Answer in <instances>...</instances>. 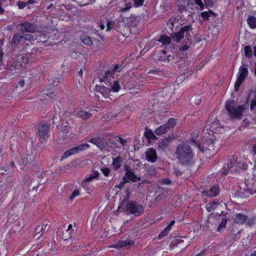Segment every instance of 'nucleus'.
I'll use <instances>...</instances> for the list:
<instances>
[{"label": "nucleus", "instance_id": "f257e3e1", "mask_svg": "<svg viewBox=\"0 0 256 256\" xmlns=\"http://www.w3.org/2000/svg\"><path fill=\"white\" fill-rule=\"evenodd\" d=\"M174 155L178 163L182 166H190L194 162V154L188 143L182 142L178 144Z\"/></svg>", "mask_w": 256, "mask_h": 256}, {"label": "nucleus", "instance_id": "f03ea898", "mask_svg": "<svg viewBox=\"0 0 256 256\" xmlns=\"http://www.w3.org/2000/svg\"><path fill=\"white\" fill-rule=\"evenodd\" d=\"M225 106L229 117L232 119H241L243 112L247 108L246 105L236 106L234 100L228 102Z\"/></svg>", "mask_w": 256, "mask_h": 256}, {"label": "nucleus", "instance_id": "7ed1b4c3", "mask_svg": "<svg viewBox=\"0 0 256 256\" xmlns=\"http://www.w3.org/2000/svg\"><path fill=\"white\" fill-rule=\"evenodd\" d=\"M124 212L127 214H133L138 216L144 213V207L134 201L126 200Z\"/></svg>", "mask_w": 256, "mask_h": 256}, {"label": "nucleus", "instance_id": "20e7f679", "mask_svg": "<svg viewBox=\"0 0 256 256\" xmlns=\"http://www.w3.org/2000/svg\"><path fill=\"white\" fill-rule=\"evenodd\" d=\"M192 29L191 25L186 26L182 27L179 32H174V34H172V36L174 40L176 42H179L184 37L185 34L186 40L189 42V44H190L192 36L190 32H192Z\"/></svg>", "mask_w": 256, "mask_h": 256}, {"label": "nucleus", "instance_id": "39448f33", "mask_svg": "<svg viewBox=\"0 0 256 256\" xmlns=\"http://www.w3.org/2000/svg\"><path fill=\"white\" fill-rule=\"evenodd\" d=\"M16 30L22 33H34L38 30L36 24L28 21L22 22L16 26Z\"/></svg>", "mask_w": 256, "mask_h": 256}, {"label": "nucleus", "instance_id": "423d86ee", "mask_svg": "<svg viewBox=\"0 0 256 256\" xmlns=\"http://www.w3.org/2000/svg\"><path fill=\"white\" fill-rule=\"evenodd\" d=\"M233 160L230 159V162L228 164L227 167L224 166L222 170V174L224 175L228 174L229 171L232 172H238L240 169L243 168L244 169V166L241 163H238L235 160L234 156L232 157Z\"/></svg>", "mask_w": 256, "mask_h": 256}, {"label": "nucleus", "instance_id": "0eeeda50", "mask_svg": "<svg viewBox=\"0 0 256 256\" xmlns=\"http://www.w3.org/2000/svg\"><path fill=\"white\" fill-rule=\"evenodd\" d=\"M248 71L246 68V66L242 64L239 68L236 80L234 84V90L238 91L241 84L244 80L248 76Z\"/></svg>", "mask_w": 256, "mask_h": 256}, {"label": "nucleus", "instance_id": "6e6552de", "mask_svg": "<svg viewBox=\"0 0 256 256\" xmlns=\"http://www.w3.org/2000/svg\"><path fill=\"white\" fill-rule=\"evenodd\" d=\"M38 134L40 137V140L41 142H43L47 140L48 133L50 130V125L47 123H40L38 125L37 128Z\"/></svg>", "mask_w": 256, "mask_h": 256}, {"label": "nucleus", "instance_id": "1a4fd4ad", "mask_svg": "<svg viewBox=\"0 0 256 256\" xmlns=\"http://www.w3.org/2000/svg\"><path fill=\"white\" fill-rule=\"evenodd\" d=\"M30 58L22 54H18L13 62L12 66L18 69L26 68V64L29 62Z\"/></svg>", "mask_w": 256, "mask_h": 256}, {"label": "nucleus", "instance_id": "9d476101", "mask_svg": "<svg viewBox=\"0 0 256 256\" xmlns=\"http://www.w3.org/2000/svg\"><path fill=\"white\" fill-rule=\"evenodd\" d=\"M90 147V145L88 144H82L78 146L66 150L62 158H66L68 156L76 154L80 152L86 150Z\"/></svg>", "mask_w": 256, "mask_h": 256}, {"label": "nucleus", "instance_id": "9b49d317", "mask_svg": "<svg viewBox=\"0 0 256 256\" xmlns=\"http://www.w3.org/2000/svg\"><path fill=\"white\" fill-rule=\"evenodd\" d=\"M114 72L112 70H108L106 71L104 74L101 73L99 76L100 80V82H105L106 84H108L114 82V80L113 76Z\"/></svg>", "mask_w": 256, "mask_h": 256}, {"label": "nucleus", "instance_id": "f8f14e48", "mask_svg": "<svg viewBox=\"0 0 256 256\" xmlns=\"http://www.w3.org/2000/svg\"><path fill=\"white\" fill-rule=\"evenodd\" d=\"M124 170L126 172L125 176L127 178L132 182H136L140 180V178L138 177L135 174L134 170L130 166H124Z\"/></svg>", "mask_w": 256, "mask_h": 256}, {"label": "nucleus", "instance_id": "ddd939ff", "mask_svg": "<svg viewBox=\"0 0 256 256\" xmlns=\"http://www.w3.org/2000/svg\"><path fill=\"white\" fill-rule=\"evenodd\" d=\"M89 142L96 145L101 150L106 148V141L103 138H92L89 140Z\"/></svg>", "mask_w": 256, "mask_h": 256}, {"label": "nucleus", "instance_id": "4468645a", "mask_svg": "<svg viewBox=\"0 0 256 256\" xmlns=\"http://www.w3.org/2000/svg\"><path fill=\"white\" fill-rule=\"evenodd\" d=\"M23 38V34L22 32H18L16 33L12 36L11 44L17 46L23 42L24 43Z\"/></svg>", "mask_w": 256, "mask_h": 256}, {"label": "nucleus", "instance_id": "2eb2a0df", "mask_svg": "<svg viewBox=\"0 0 256 256\" xmlns=\"http://www.w3.org/2000/svg\"><path fill=\"white\" fill-rule=\"evenodd\" d=\"M146 156L148 161L152 162H154L157 160L156 150L152 148H149L146 152Z\"/></svg>", "mask_w": 256, "mask_h": 256}, {"label": "nucleus", "instance_id": "dca6fc26", "mask_svg": "<svg viewBox=\"0 0 256 256\" xmlns=\"http://www.w3.org/2000/svg\"><path fill=\"white\" fill-rule=\"evenodd\" d=\"M219 192V187L218 184H214L213 185L210 190H204L202 192L204 194L210 197L216 196L218 195Z\"/></svg>", "mask_w": 256, "mask_h": 256}, {"label": "nucleus", "instance_id": "f3484780", "mask_svg": "<svg viewBox=\"0 0 256 256\" xmlns=\"http://www.w3.org/2000/svg\"><path fill=\"white\" fill-rule=\"evenodd\" d=\"M74 113L78 117L84 120L90 118L92 116L90 112L82 109H76L74 110Z\"/></svg>", "mask_w": 256, "mask_h": 256}, {"label": "nucleus", "instance_id": "a211bd4d", "mask_svg": "<svg viewBox=\"0 0 256 256\" xmlns=\"http://www.w3.org/2000/svg\"><path fill=\"white\" fill-rule=\"evenodd\" d=\"M95 90L96 92L101 94L104 98H108L109 96L110 88L104 86L96 85L95 88Z\"/></svg>", "mask_w": 256, "mask_h": 256}, {"label": "nucleus", "instance_id": "6ab92c4d", "mask_svg": "<svg viewBox=\"0 0 256 256\" xmlns=\"http://www.w3.org/2000/svg\"><path fill=\"white\" fill-rule=\"evenodd\" d=\"M122 158L120 156H118L114 158L112 163L114 170L116 171L120 168L122 166Z\"/></svg>", "mask_w": 256, "mask_h": 256}, {"label": "nucleus", "instance_id": "aec40b11", "mask_svg": "<svg viewBox=\"0 0 256 256\" xmlns=\"http://www.w3.org/2000/svg\"><path fill=\"white\" fill-rule=\"evenodd\" d=\"M134 242L132 240H120L117 244H115L114 247L116 248H120L127 246H132Z\"/></svg>", "mask_w": 256, "mask_h": 256}, {"label": "nucleus", "instance_id": "412c9836", "mask_svg": "<svg viewBox=\"0 0 256 256\" xmlns=\"http://www.w3.org/2000/svg\"><path fill=\"white\" fill-rule=\"evenodd\" d=\"M247 220V216L242 214H236L234 220L238 224H243Z\"/></svg>", "mask_w": 256, "mask_h": 256}, {"label": "nucleus", "instance_id": "4be33fe9", "mask_svg": "<svg viewBox=\"0 0 256 256\" xmlns=\"http://www.w3.org/2000/svg\"><path fill=\"white\" fill-rule=\"evenodd\" d=\"M208 144L204 143V144L202 146L200 144H198V148L201 150V152H204L207 150H210L213 148V142L210 140H207Z\"/></svg>", "mask_w": 256, "mask_h": 256}, {"label": "nucleus", "instance_id": "5701e85b", "mask_svg": "<svg viewBox=\"0 0 256 256\" xmlns=\"http://www.w3.org/2000/svg\"><path fill=\"white\" fill-rule=\"evenodd\" d=\"M107 86H110V91H112L114 92H118L120 88L118 80H114V82L107 84Z\"/></svg>", "mask_w": 256, "mask_h": 256}, {"label": "nucleus", "instance_id": "b1692460", "mask_svg": "<svg viewBox=\"0 0 256 256\" xmlns=\"http://www.w3.org/2000/svg\"><path fill=\"white\" fill-rule=\"evenodd\" d=\"M168 126L164 124L157 128L155 130L154 132L156 135L158 136L165 134L168 132Z\"/></svg>", "mask_w": 256, "mask_h": 256}, {"label": "nucleus", "instance_id": "393cba45", "mask_svg": "<svg viewBox=\"0 0 256 256\" xmlns=\"http://www.w3.org/2000/svg\"><path fill=\"white\" fill-rule=\"evenodd\" d=\"M158 40L163 45H169L171 42L170 37L166 35H161Z\"/></svg>", "mask_w": 256, "mask_h": 256}, {"label": "nucleus", "instance_id": "a878e982", "mask_svg": "<svg viewBox=\"0 0 256 256\" xmlns=\"http://www.w3.org/2000/svg\"><path fill=\"white\" fill-rule=\"evenodd\" d=\"M170 140L166 138L162 140L160 142H159L158 148L159 149L162 150H164L168 148L169 145Z\"/></svg>", "mask_w": 256, "mask_h": 256}, {"label": "nucleus", "instance_id": "bb28decb", "mask_svg": "<svg viewBox=\"0 0 256 256\" xmlns=\"http://www.w3.org/2000/svg\"><path fill=\"white\" fill-rule=\"evenodd\" d=\"M247 22L251 28L254 29L256 28V18L255 16H249Z\"/></svg>", "mask_w": 256, "mask_h": 256}, {"label": "nucleus", "instance_id": "cd10ccee", "mask_svg": "<svg viewBox=\"0 0 256 256\" xmlns=\"http://www.w3.org/2000/svg\"><path fill=\"white\" fill-rule=\"evenodd\" d=\"M218 205V202L215 200H213L206 204V209L208 212H210L211 211L214 210Z\"/></svg>", "mask_w": 256, "mask_h": 256}, {"label": "nucleus", "instance_id": "c85d7f7f", "mask_svg": "<svg viewBox=\"0 0 256 256\" xmlns=\"http://www.w3.org/2000/svg\"><path fill=\"white\" fill-rule=\"evenodd\" d=\"M50 226H48V224H42L41 225H38L36 228L35 232H36L35 236H36L38 233L42 232V231H44L46 230H49Z\"/></svg>", "mask_w": 256, "mask_h": 256}, {"label": "nucleus", "instance_id": "c756f323", "mask_svg": "<svg viewBox=\"0 0 256 256\" xmlns=\"http://www.w3.org/2000/svg\"><path fill=\"white\" fill-rule=\"evenodd\" d=\"M98 176L99 173L98 171L92 170V173L85 179L84 182H89L92 180L98 178Z\"/></svg>", "mask_w": 256, "mask_h": 256}, {"label": "nucleus", "instance_id": "7c9ffc66", "mask_svg": "<svg viewBox=\"0 0 256 256\" xmlns=\"http://www.w3.org/2000/svg\"><path fill=\"white\" fill-rule=\"evenodd\" d=\"M166 60L167 62H172L173 63H176L178 62V56L176 54H168L166 56Z\"/></svg>", "mask_w": 256, "mask_h": 256}, {"label": "nucleus", "instance_id": "2f4dec72", "mask_svg": "<svg viewBox=\"0 0 256 256\" xmlns=\"http://www.w3.org/2000/svg\"><path fill=\"white\" fill-rule=\"evenodd\" d=\"M187 2L186 0H178L176 2L177 6L178 7L180 10H186Z\"/></svg>", "mask_w": 256, "mask_h": 256}, {"label": "nucleus", "instance_id": "473e14b6", "mask_svg": "<svg viewBox=\"0 0 256 256\" xmlns=\"http://www.w3.org/2000/svg\"><path fill=\"white\" fill-rule=\"evenodd\" d=\"M22 34H23V37H24L23 39L24 40V42L26 41H28V42H34L35 40H36V38H34V36L33 35H32V34H25V33H22Z\"/></svg>", "mask_w": 256, "mask_h": 256}, {"label": "nucleus", "instance_id": "72a5a7b5", "mask_svg": "<svg viewBox=\"0 0 256 256\" xmlns=\"http://www.w3.org/2000/svg\"><path fill=\"white\" fill-rule=\"evenodd\" d=\"M244 50L246 56L248 58H251L252 56V50L251 46H246L244 47Z\"/></svg>", "mask_w": 256, "mask_h": 256}, {"label": "nucleus", "instance_id": "f704fd0d", "mask_svg": "<svg viewBox=\"0 0 256 256\" xmlns=\"http://www.w3.org/2000/svg\"><path fill=\"white\" fill-rule=\"evenodd\" d=\"M70 129V127L68 126H64L62 127V136L65 138H69V136H68V132Z\"/></svg>", "mask_w": 256, "mask_h": 256}, {"label": "nucleus", "instance_id": "c9c22d12", "mask_svg": "<svg viewBox=\"0 0 256 256\" xmlns=\"http://www.w3.org/2000/svg\"><path fill=\"white\" fill-rule=\"evenodd\" d=\"M167 0H163L162 4L160 5V8L162 12L168 10L170 8V4L166 2Z\"/></svg>", "mask_w": 256, "mask_h": 256}, {"label": "nucleus", "instance_id": "e433bc0d", "mask_svg": "<svg viewBox=\"0 0 256 256\" xmlns=\"http://www.w3.org/2000/svg\"><path fill=\"white\" fill-rule=\"evenodd\" d=\"M82 42L86 45L91 46L93 44L92 42L88 36H84L81 38Z\"/></svg>", "mask_w": 256, "mask_h": 256}, {"label": "nucleus", "instance_id": "4c0bfd02", "mask_svg": "<svg viewBox=\"0 0 256 256\" xmlns=\"http://www.w3.org/2000/svg\"><path fill=\"white\" fill-rule=\"evenodd\" d=\"M212 15H215V14L212 10L204 12L200 14V16L204 20H208Z\"/></svg>", "mask_w": 256, "mask_h": 256}, {"label": "nucleus", "instance_id": "58836bf2", "mask_svg": "<svg viewBox=\"0 0 256 256\" xmlns=\"http://www.w3.org/2000/svg\"><path fill=\"white\" fill-rule=\"evenodd\" d=\"M144 136L148 140H154L156 136L152 130L147 129L144 132Z\"/></svg>", "mask_w": 256, "mask_h": 256}, {"label": "nucleus", "instance_id": "ea45409f", "mask_svg": "<svg viewBox=\"0 0 256 256\" xmlns=\"http://www.w3.org/2000/svg\"><path fill=\"white\" fill-rule=\"evenodd\" d=\"M73 233L74 232L66 230L62 234V238L64 240H68L70 239H71L72 237Z\"/></svg>", "mask_w": 256, "mask_h": 256}, {"label": "nucleus", "instance_id": "a19ab883", "mask_svg": "<svg viewBox=\"0 0 256 256\" xmlns=\"http://www.w3.org/2000/svg\"><path fill=\"white\" fill-rule=\"evenodd\" d=\"M228 220L226 218H223L220 224L217 228V231L221 232L222 230L226 227Z\"/></svg>", "mask_w": 256, "mask_h": 256}, {"label": "nucleus", "instance_id": "79ce46f5", "mask_svg": "<svg viewBox=\"0 0 256 256\" xmlns=\"http://www.w3.org/2000/svg\"><path fill=\"white\" fill-rule=\"evenodd\" d=\"M176 124V120L174 118H170L168 121L165 124L168 126V129L170 130L172 128H173Z\"/></svg>", "mask_w": 256, "mask_h": 256}, {"label": "nucleus", "instance_id": "37998d69", "mask_svg": "<svg viewBox=\"0 0 256 256\" xmlns=\"http://www.w3.org/2000/svg\"><path fill=\"white\" fill-rule=\"evenodd\" d=\"M170 230L169 228L168 229V228L166 227L165 229L160 234L158 235V238L160 239L163 236H167Z\"/></svg>", "mask_w": 256, "mask_h": 256}, {"label": "nucleus", "instance_id": "c03bdc74", "mask_svg": "<svg viewBox=\"0 0 256 256\" xmlns=\"http://www.w3.org/2000/svg\"><path fill=\"white\" fill-rule=\"evenodd\" d=\"M115 140L118 141V142H120V143L122 145V146H124L126 144V143L127 142V140H124V139L123 138H122V137L120 136H116L115 138H114Z\"/></svg>", "mask_w": 256, "mask_h": 256}, {"label": "nucleus", "instance_id": "a18cd8bd", "mask_svg": "<svg viewBox=\"0 0 256 256\" xmlns=\"http://www.w3.org/2000/svg\"><path fill=\"white\" fill-rule=\"evenodd\" d=\"M162 53L164 55L161 56L160 58L156 59L158 60L162 61V62H166V50H163L162 51Z\"/></svg>", "mask_w": 256, "mask_h": 256}, {"label": "nucleus", "instance_id": "49530a36", "mask_svg": "<svg viewBox=\"0 0 256 256\" xmlns=\"http://www.w3.org/2000/svg\"><path fill=\"white\" fill-rule=\"evenodd\" d=\"M102 172V174L106 176H108L110 172V168H104L100 169Z\"/></svg>", "mask_w": 256, "mask_h": 256}, {"label": "nucleus", "instance_id": "de8ad7c7", "mask_svg": "<svg viewBox=\"0 0 256 256\" xmlns=\"http://www.w3.org/2000/svg\"><path fill=\"white\" fill-rule=\"evenodd\" d=\"M79 194V190L78 189L74 190V192H72V194H71L70 196V200H72L75 196H78Z\"/></svg>", "mask_w": 256, "mask_h": 256}, {"label": "nucleus", "instance_id": "09e8293b", "mask_svg": "<svg viewBox=\"0 0 256 256\" xmlns=\"http://www.w3.org/2000/svg\"><path fill=\"white\" fill-rule=\"evenodd\" d=\"M17 5L19 8L22 9L28 5V3H26V2L18 1L17 2Z\"/></svg>", "mask_w": 256, "mask_h": 256}, {"label": "nucleus", "instance_id": "8fccbe9b", "mask_svg": "<svg viewBox=\"0 0 256 256\" xmlns=\"http://www.w3.org/2000/svg\"><path fill=\"white\" fill-rule=\"evenodd\" d=\"M126 194L124 200V202L126 203V200H129L128 199L130 198V192L128 188L126 190Z\"/></svg>", "mask_w": 256, "mask_h": 256}, {"label": "nucleus", "instance_id": "3c124183", "mask_svg": "<svg viewBox=\"0 0 256 256\" xmlns=\"http://www.w3.org/2000/svg\"><path fill=\"white\" fill-rule=\"evenodd\" d=\"M134 6L136 7L142 6L143 4L144 0H134Z\"/></svg>", "mask_w": 256, "mask_h": 256}, {"label": "nucleus", "instance_id": "603ef678", "mask_svg": "<svg viewBox=\"0 0 256 256\" xmlns=\"http://www.w3.org/2000/svg\"><path fill=\"white\" fill-rule=\"evenodd\" d=\"M4 45V41L2 40H0V60H2V58L4 54V52L2 49V46Z\"/></svg>", "mask_w": 256, "mask_h": 256}, {"label": "nucleus", "instance_id": "864d4df0", "mask_svg": "<svg viewBox=\"0 0 256 256\" xmlns=\"http://www.w3.org/2000/svg\"><path fill=\"white\" fill-rule=\"evenodd\" d=\"M204 4L206 6L212 7L213 5V1L212 0H204Z\"/></svg>", "mask_w": 256, "mask_h": 256}, {"label": "nucleus", "instance_id": "5fc2aeb1", "mask_svg": "<svg viewBox=\"0 0 256 256\" xmlns=\"http://www.w3.org/2000/svg\"><path fill=\"white\" fill-rule=\"evenodd\" d=\"M132 7V3L128 2L126 4L124 8L122 9V12H125L128 10L129 9H130Z\"/></svg>", "mask_w": 256, "mask_h": 256}, {"label": "nucleus", "instance_id": "6e6d98bb", "mask_svg": "<svg viewBox=\"0 0 256 256\" xmlns=\"http://www.w3.org/2000/svg\"><path fill=\"white\" fill-rule=\"evenodd\" d=\"M121 69H122V66L120 65L119 66L118 64H116V65H115L114 68L112 71L114 73V72H120Z\"/></svg>", "mask_w": 256, "mask_h": 256}, {"label": "nucleus", "instance_id": "4d7b16f0", "mask_svg": "<svg viewBox=\"0 0 256 256\" xmlns=\"http://www.w3.org/2000/svg\"><path fill=\"white\" fill-rule=\"evenodd\" d=\"M125 184H126V182H120V184H118L116 185L115 187L118 188L120 189H122L124 188Z\"/></svg>", "mask_w": 256, "mask_h": 256}, {"label": "nucleus", "instance_id": "13d9d810", "mask_svg": "<svg viewBox=\"0 0 256 256\" xmlns=\"http://www.w3.org/2000/svg\"><path fill=\"white\" fill-rule=\"evenodd\" d=\"M188 44H187L186 45H184L183 46H182L180 48V51H183L184 52L186 50H187L189 46H188Z\"/></svg>", "mask_w": 256, "mask_h": 256}, {"label": "nucleus", "instance_id": "bf43d9fd", "mask_svg": "<svg viewBox=\"0 0 256 256\" xmlns=\"http://www.w3.org/2000/svg\"><path fill=\"white\" fill-rule=\"evenodd\" d=\"M112 25V22L111 21H108L106 22V31H109L111 30L112 27L111 26Z\"/></svg>", "mask_w": 256, "mask_h": 256}, {"label": "nucleus", "instance_id": "052dcab7", "mask_svg": "<svg viewBox=\"0 0 256 256\" xmlns=\"http://www.w3.org/2000/svg\"><path fill=\"white\" fill-rule=\"evenodd\" d=\"M24 82L23 80H20L18 82V84L16 85V88H18V87L22 88L24 86Z\"/></svg>", "mask_w": 256, "mask_h": 256}, {"label": "nucleus", "instance_id": "680f3d73", "mask_svg": "<svg viewBox=\"0 0 256 256\" xmlns=\"http://www.w3.org/2000/svg\"><path fill=\"white\" fill-rule=\"evenodd\" d=\"M175 224V221L174 220H172L170 224L166 226L168 228V229L169 228L170 230H171L172 226L174 225Z\"/></svg>", "mask_w": 256, "mask_h": 256}, {"label": "nucleus", "instance_id": "e2e57ef3", "mask_svg": "<svg viewBox=\"0 0 256 256\" xmlns=\"http://www.w3.org/2000/svg\"><path fill=\"white\" fill-rule=\"evenodd\" d=\"M162 198H163V196L160 194L156 197L155 200L156 202H159L162 199Z\"/></svg>", "mask_w": 256, "mask_h": 256}, {"label": "nucleus", "instance_id": "0e129e2a", "mask_svg": "<svg viewBox=\"0 0 256 256\" xmlns=\"http://www.w3.org/2000/svg\"><path fill=\"white\" fill-rule=\"evenodd\" d=\"M158 70H150L149 72H148V74H158Z\"/></svg>", "mask_w": 256, "mask_h": 256}, {"label": "nucleus", "instance_id": "69168bd1", "mask_svg": "<svg viewBox=\"0 0 256 256\" xmlns=\"http://www.w3.org/2000/svg\"><path fill=\"white\" fill-rule=\"evenodd\" d=\"M171 182H172L170 180H168V179H165L163 180V183L164 184H170Z\"/></svg>", "mask_w": 256, "mask_h": 256}, {"label": "nucleus", "instance_id": "338daca9", "mask_svg": "<svg viewBox=\"0 0 256 256\" xmlns=\"http://www.w3.org/2000/svg\"><path fill=\"white\" fill-rule=\"evenodd\" d=\"M252 151L254 154H256V144H254L252 146Z\"/></svg>", "mask_w": 256, "mask_h": 256}, {"label": "nucleus", "instance_id": "774afa93", "mask_svg": "<svg viewBox=\"0 0 256 256\" xmlns=\"http://www.w3.org/2000/svg\"><path fill=\"white\" fill-rule=\"evenodd\" d=\"M72 224H70L68 225V229L66 230H68V231H70V232H74V230H72Z\"/></svg>", "mask_w": 256, "mask_h": 256}]
</instances>
